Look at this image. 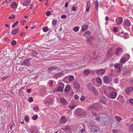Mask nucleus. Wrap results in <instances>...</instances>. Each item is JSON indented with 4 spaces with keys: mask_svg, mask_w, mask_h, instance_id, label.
Instances as JSON below:
<instances>
[{
    "mask_svg": "<svg viewBox=\"0 0 133 133\" xmlns=\"http://www.w3.org/2000/svg\"><path fill=\"white\" fill-rule=\"evenodd\" d=\"M57 21L56 20H52V26H55L56 25V24L57 23Z\"/></svg>",
    "mask_w": 133,
    "mask_h": 133,
    "instance_id": "38",
    "label": "nucleus"
},
{
    "mask_svg": "<svg viewBox=\"0 0 133 133\" xmlns=\"http://www.w3.org/2000/svg\"><path fill=\"white\" fill-rule=\"evenodd\" d=\"M90 3L88 1L87 3V8L86 9V11L88 12L90 9Z\"/></svg>",
    "mask_w": 133,
    "mask_h": 133,
    "instance_id": "29",
    "label": "nucleus"
},
{
    "mask_svg": "<svg viewBox=\"0 0 133 133\" xmlns=\"http://www.w3.org/2000/svg\"><path fill=\"white\" fill-rule=\"evenodd\" d=\"M61 101V102L67 104V101L64 98H61L60 99Z\"/></svg>",
    "mask_w": 133,
    "mask_h": 133,
    "instance_id": "35",
    "label": "nucleus"
},
{
    "mask_svg": "<svg viewBox=\"0 0 133 133\" xmlns=\"http://www.w3.org/2000/svg\"><path fill=\"white\" fill-rule=\"evenodd\" d=\"M131 24L130 21L128 19H125L124 21L123 26L125 28H127L129 27Z\"/></svg>",
    "mask_w": 133,
    "mask_h": 133,
    "instance_id": "5",
    "label": "nucleus"
},
{
    "mask_svg": "<svg viewBox=\"0 0 133 133\" xmlns=\"http://www.w3.org/2000/svg\"><path fill=\"white\" fill-rule=\"evenodd\" d=\"M90 34V32L88 30L85 32L84 34L86 35H89Z\"/></svg>",
    "mask_w": 133,
    "mask_h": 133,
    "instance_id": "47",
    "label": "nucleus"
},
{
    "mask_svg": "<svg viewBox=\"0 0 133 133\" xmlns=\"http://www.w3.org/2000/svg\"><path fill=\"white\" fill-rule=\"evenodd\" d=\"M25 121L26 122H28L29 121V118L28 116H26L24 118Z\"/></svg>",
    "mask_w": 133,
    "mask_h": 133,
    "instance_id": "43",
    "label": "nucleus"
},
{
    "mask_svg": "<svg viewBox=\"0 0 133 133\" xmlns=\"http://www.w3.org/2000/svg\"><path fill=\"white\" fill-rule=\"evenodd\" d=\"M89 125L91 126V132L94 133H99L100 129L98 127H97L95 124L92 122H90Z\"/></svg>",
    "mask_w": 133,
    "mask_h": 133,
    "instance_id": "1",
    "label": "nucleus"
},
{
    "mask_svg": "<svg viewBox=\"0 0 133 133\" xmlns=\"http://www.w3.org/2000/svg\"><path fill=\"white\" fill-rule=\"evenodd\" d=\"M129 130L130 132H133V124H131L130 125Z\"/></svg>",
    "mask_w": 133,
    "mask_h": 133,
    "instance_id": "40",
    "label": "nucleus"
},
{
    "mask_svg": "<svg viewBox=\"0 0 133 133\" xmlns=\"http://www.w3.org/2000/svg\"><path fill=\"white\" fill-rule=\"evenodd\" d=\"M69 2L68 1L65 3V7H68Z\"/></svg>",
    "mask_w": 133,
    "mask_h": 133,
    "instance_id": "63",
    "label": "nucleus"
},
{
    "mask_svg": "<svg viewBox=\"0 0 133 133\" xmlns=\"http://www.w3.org/2000/svg\"><path fill=\"white\" fill-rule=\"evenodd\" d=\"M129 102L130 103H131L132 104H133V99H130L129 100Z\"/></svg>",
    "mask_w": 133,
    "mask_h": 133,
    "instance_id": "64",
    "label": "nucleus"
},
{
    "mask_svg": "<svg viewBox=\"0 0 133 133\" xmlns=\"http://www.w3.org/2000/svg\"><path fill=\"white\" fill-rule=\"evenodd\" d=\"M18 23L19 22L17 21L15 22L13 24V25H12V27L13 28H14L18 24Z\"/></svg>",
    "mask_w": 133,
    "mask_h": 133,
    "instance_id": "44",
    "label": "nucleus"
},
{
    "mask_svg": "<svg viewBox=\"0 0 133 133\" xmlns=\"http://www.w3.org/2000/svg\"><path fill=\"white\" fill-rule=\"evenodd\" d=\"M88 28V26L87 25H84L82 26V30L83 31H84L87 29Z\"/></svg>",
    "mask_w": 133,
    "mask_h": 133,
    "instance_id": "31",
    "label": "nucleus"
},
{
    "mask_svg": "<svg viewBox=\"0 0 133 133\" xmlns=\"http://www.w3.org/2000/svg\"><path fill=\"white\" fill-rule=\"evenodd\" d=\"M74 98L76 99H77L78 98V96L77 95H75L74 96Z\"/></svg>",
    "mask_w": 133,
    "mask_h": 133,
    "instance_id": "62",
    "label": "nucleus"
},
{
    "mask_svg": "<svg viewBox=\"0 0 133 133\" xmlns=\"http://www.w3.org/2000/svg\"><path fill=\"white\" fill-rule=\"evenodd\" d=\"M119 82V79L117 78H116L114 79V82L115 83H117Z\"/></svg>",
    "mask_w": 133,
    "mask_h": 133,
    "instance_id": "42",
    "label": "nucleus"
},
{
    "mask_svg": "<svg viewBox=\"0 0 133 133\" xmlns=\"http://www.w3.org/2000/svg\"><path fill=\"white\" fill-rule=\"evenodd\" d=\"M43 30L44 32H46L48 31V29L47 26H45L43 28Z\"/></svg>",
    "mask_w": 133,
    "mask_h": 133,
    "instance_id": "39",
    "label": "nucleus"
},
{
    "mask_svg": "<svg viewBox=\"0 0 133 133\" xmlns=\"http://www.w3.org/2000/svg\"><path fill=\"white\" fill-rule=\"evenodd\" d=\"M64 75V73L63 72L58 73L54 75L53 78L57 79L58 77Z\"/></svg>",
    "mask_w": 133,
    "mask_h": 133,
    "instance_id": "16",
    "label": "nucleus"
},
{
    "mask_svg": "<svg viewBox=\"0 0 133 133\" xmlns=\"http://www.w3.org/2000/svg\"><path fill=\"white\" fill-rule=\"evenodd\" d=\"M30 0H28L26 1H23V2H22L21 4L23 5L26 6L30 4Z\"/></svg>",
    "mask_w": 133,
    "mask_h": 133,
    "instance_id": "21",
    "label": "nucleus"
},
{
    "mask_svg": "<svg viewBox=\"0 0 133 133\" xmlns=\"http://www.w3.org/2000/svg\"><path fill=\"white\" fill-rule=\"evenodd\" d=\"M74 76L72 75H71L70 76L66 77L64 78V80L65 81L66 79H68L69 81H71L74 79Z\"/></svg>",
    "mask_w": 133,
    "mask_h": 133,
    "instance_id": "17",
    "label": "nucleus"
},
{
    "mask_svg": "<svg viewBox=\"0 0 133 133\" xmlns=\"http://www.w3.org/2000/svg\"><path fill=\"white\" fill-rule=\"evenodd\" d=\"M17 6V4L15 2H13L11 4V8L14 9H16Z\"/></svg>",
    "mask_w": 133,
    "mask_h": 133,
    "instance_id": "24",
    "label": "nucleus"
},
{
    "mask_svg": "<svg viewBox=\"0 0 133 133\" xmlns=\"http://www.w3.org/2000/svg\"><path fill=\"white\" fill-rule=\"evenodd\" d=\"M79 28L78 27L76 26L73 28V30L75 32H76L79 30Z\"/></svg>",
    "mask_w": 133,
    "mask_h": 133,
    "instance_id": "41",
    "label": "nucleus"
},
{
    "mask_svg": "<svg viewBox=\"0 0 133 133\" xmlns=\"http://www.w3.org/2000/svg\"><path fill=\"white\" fill-rule=\"evenodd\" d=\"M115 118L117 121L118 122H120L122 120V118L118 116H115Z\"/></svg>",
    "mask_w": 133,
    "mask_h": 133,
    "instance_id": "30",
    "label": "nucleus"
},
{
    "mask_svg": "<svg viewBox=\"0 0 133 133\" xmlns=\"http://www.w3.org/2000/svg\"><path fill=\"white\" fill-rule=\"evenodd\" d=\"M85 97L84 96H82L80 98V99L81 101H83L85 99Z\"/></svg>",
    "mask_w": 133,
    "mask_h": 133,
    "instance_id": "58",
    "label": "nucleus"
},
{
    "mask_svg": "<svg viewBox=\"0 0 133 133\" xmlns=\"http://www.w3.org/2000/svg\"><path fill=\"white\" fill-rule=\"evenodd\" d=\"M5 3L8 4L10 2L12 1V0H5Z\"/></svg>",
    "mask_w": 133,
    "mask_h": 133,
    "instance_id": "55",
    "label": "nucleus"
},
{
    "mask_svg": "<svg viewBox=\"0 0 133 133\" xmlns=\"http://www.w3.org/2000/svg\"><path fill=\"white\" fill-rule=\"evenodd\" d=\"M76 10V8L74 6H72V7L71 11H74Z\"/></svg>",
    "mask_w": 133,
    "mask_h": 133,
    "instance_id": "54",
    "label": "nucleus"
},
{
    "mask_svg": "<svg viewBox=\"0 0 133 133\" xmlns=\"http://www.w3.org/2000/svg\"><path fill=\"white\" fill-rule=\"evenodd\" d=\"M33 109L36 111L37 112L38 111V107L37 106H36V107H34L33 108Z\"/></svg>",
    "mask_w": 133,
    "mask_h": 133,
    "instance_id": "49",
    "label": "nucleus"
},
{
    "mask_svg": "<svg viewBox=\"0 0 133 133\" xmlns=\"http://www.w3.org/2000/svg\"><path fill=\"white\" fill-rule=\"evenodd\" d=\"M29 132L30 133H37V131L36 127L33 126L31 127V128L29 130Z\"/></svg>",
    "mask_w": 133,
    "mask_h": 133,
    "instance_id": "11",
    "label": "nucleus"
},
{
    "mask_svg": "<svg viewBox=\"0 0 133 133\" xmlns=\"http://www.w3.org/2000/svg\"><path fill=\"white\" fill-rule=\"evenodd\" d=\"M105 71L104 69H101L96 71V73L99 75H102L104 74Z\"/></svg>",
    "mask_w": 133,
    "mask_h": 133,
    "instance_id": "13",
    "label": "nucleus"
},
{
    "mask_svg": "<svg viewBox=\"0 0 133 133\" xmlns=\"http://www.w3.org/2000/svg\"><path fill=\"white\" fill-rule=\"evenodd\" d=\"M90 73V71L89 70L87 69L84 70V75L86 76L88 75Z\"/></svg>",
    "mask_w": 133,
    "mask_h": 133,
    "instance_id": "34",
    "label": "nucleus"
},
{
    "mask_svg": "<svg viewBox=\"0 0 133 133\" xmlns=\"http://www.w3.org/2000/svg\"><path fill=\"white\" fill-rule=\"evenodd\" d=\"M76 113L78 115L82 116L85 114V112L83 110L78 109L76 110Z\"/></svg>",
    "mask_w": 133,
    "mask_h": 133,
    "instance_id": "3",
    "label": "nucleus"
},
{
    "mask_svg": "<svg viewBox=\"0 0 133 133\" xmlns=\"http://www.w3.org/2000/svg\"><path fill=\"white\" fill-rule=\"evenodd\" d=\"M71 88V86L70 85H66L64 89L65 92L66 93H68L69 92Z\"/></svg>",
    "mask_w": 133,
    "mask_h": 133,
    "instance_id": "20",
    "label": "nucleus"
},
{
    "mask_svg": "<svg viewBox=\"0 0 133 133\" xmlns=\"http://www.w3.org/2000/svg\"><path fill=\"white\" fill-rule=\"evenodd\" d=\"M126 60V59L125 58H122L120 62L121 63H123Z\"/></svg>",
    "mask_w": 133,
    "mask_h": 133,
    "instance_id": "46",
    "label": "nucleus"
},
{
    "mask_svg": "<svg viewBox=\"0 0 133 133\" xmlns=\"http://www.w3.org/2000/svg\"><path fill=\"white\" fill-rule=\"evenodd\" d=\"M91 91H93L94 94L95 96H97L98 95V92L97 91V90L95 89V88H94L93 90H92Z\"/></svg>",
    "mask_w": 133,
    "mask_h": 133,
    "instance_id": "32",
    "label": "nucleus"
},
{
    "mask_svg": "<svg viewBox=\"0 0 133 133\" xmlns=\"http://www.w3.org/2000/svg\"><path fill=\"white\" fill-rule=\"evenodd\" d=\"M33 55H35L37 54V52L35 51H34L32 52Z\"/></svg>",
    "mask_w": 133,
    "mask_h": 133,
    "instance_id": "61",
    "label": "nucleus"
},
{
    "mask_svg": "<svg viewBox=\"0 0 133 133\" xmlns=\"http://www.w3.org/2000/svg\"><path fill=\"white\" fill-rule=\"evenodd\" d=\"M114 66L117 69V72H120L122 69V64L118 63H116L115 64Z\"/></svg>",
    "mask_w": 133,
    "mask_h": 133,
    "instance_id": "10",
    "label": "nucleus"
},
{
    "mask_svg": "<svg viewBox=\"0 0 133 133\" xmlns=\"http://www.w3.org/2000/svg\"><path fill=\"white\" fill-rule=\"evenodd\" d=\"M87 86L88 89L91 91L95 88L90 83H88L87 84Z\"/></svg>",
    "mask_w": 133,
    "mask_h": 133,
    "instance_id": "19",
    "label": "nucleus"
},
{
    "mask_svg": "<svg viewBox=\"0 0 133 133\" xmlns=\"http://www.w3.org/2000/svg\"><path fill=\"white\" fill-rule=\"evenodd\" d=\"M100 118V117L99 116H97L96 117V119L98 121L99 120Z\"/></svg>",
    "mask_w": 133,
    "mask_h": 133,
    "instance_id": "53",
    "label": "nucleus"
},
{
    "mask_svg": "<svg viewBox=\"0 0 133 133\" xmlns=\"http://www.w3.org/2000/svg\"><path fill=\"white\" fill-rule=\"evenodd\" d=\"M113 31L114 32H116L117 31V28L116 27H114L113 28Z\"/></svg>",
    "mask_w": 133,
    "mask_h": 133,
    "instance_id": "57",
    "label": "nucleus"
},
{
    "mask_svg": "<svg viewBox=\"0 0 133 133\" xmlns=\"http://www.w3.org/2000/svg\"><path fill=\"white\" fill-rule=\"evenodd\" d=\"M72 85L75 88L77 89H79L80 88V86L77 81L76 80H74L73 82Z\"/></svg>",
    "mask_w": 133,
    "mask_h": 133,
    "instance_id": "8",
    "label": "nucleus"
},
{
    "mask_svg": "<svg viewBox=\"0 0 133 133\" xmlns=\"http://www.w3.org/2000/svg\"><path fill=\"white\" fill-rule=\"evenodd\" d=\"M53 82L52 80H50L49 81V86H51L52 85Z\"/></svg>",
    "mask_w": 133,
    "mask_h": 133,
    "instance_id": "48",
    "label": "nucleus"
},
{
    "mask_svg": "<svg viewBox=\"0 0 133 133\" xmlns=\"http://www.w3.org/2000/svg\"><path fill=\"white\" fill-rule=\"evenodd\" d=\"M90 62L94 63V64H96V62L97 61V59L96 58H92L90 57Z\"/></svg>",
    "mask_w": 133,
    "mask_h": 133,
    "instance_id": "22",
    "label": "nucleus"
},
{
    "mask_svg": "<svg viewBox=\"0 0 133 133\" xmlns=\"http://www.w3.org/2000/svg\"><path fill=\"white\" fill-rule=\"evenodd\" d=\"M131 87H127L125 90V92L127 94H129L130 92L132 91Z\"/></svg>",
    "mask_w": 133,
    "mask_h": 133,
    "instance_id": "25",
    "label": "nucleus"
},
{
    "mask_svg": "<svg viewBox=\"0 0 133 133\" xmlns=\"http://www.w3.org/2000/svg\"><path fill=\"white\" fill-rule=\"evenodd\" d=\"M44 102L47 105H48L49 104H52V99L51 98L48 97L45 99Z\"/></svg>",
    "mask_w": 133,
    "mask_h": 133,
    "instance_id": "7",
    "label": "nucleus"
},
{
    "mask_svg": "<svg viewBox=\"0 0 133 133\" xmlns=\"http://www.w3.org/2000/svg\"><path fill=\"white\" fill-rule=\"evenodd\" d=\"M115 91V89H114V90L110 91L109 92V95L112 98H115L117 96V93L116 92H114Z\"/></svg>",
    "mask_w": 133,
    "mask_h": 133,
    "instance_id": "4",
    "label": "nucleus"
},
{
    "mask_svg": "<svg viewBox=\"0 0 133 133\" xmlns=\"http://www.w3.org/2000/svg\"><path fill=\"white\" fill-rule=\"evenodd\" d=\"M28 100L29 102H32L33 101V98L32 97H30L28 98Z\"/></svg>",
    "mask_w": 133,
    "mask_h": 133,
    "instance_id": "51",
    "label": "nucleus"
},
{
    "mask_svg": "<svg viewBox=\"0 0 133 133\" xmlns=\"http://www.w3.org/2000/svg\"><path fill=\"white\" fill-rule=\"evenodd\" d=\"M58 69L57 67L53 66L48 69V71L49 73L52 74H54L56 70H58Z\"/></svg>",
    "mask_w": 133,
    "mask_h": 133,
    "instance_id": "2",
    "label": "nucleus"
},
{
    "mask_svg": "<svg viewBox=\"0 0 133 133\" xmlns=\"http://www.w3.org/2000/svg\"><path fill=\"white\" fill-rule=\"evenodd\" d=\"M76 105L74 104H71V105H69V108L71 109H73L75 108L76 107Z\"/></svg>",
    "mask_w": 133,
    "mask_h": 133,
    "instance_id": "36",
    "label": "nucleus"
},
{
    "mask_svg": "<svg viewBox=\"0 0 133 133\" xmlns=\"http://www.w3.org/2000/svg\"><path fill=\"white\" fill-rule=\"evenodd\" d=\"M109 77L107 76H105L103 78V81L104 82L106 83H108L109 81Z\"/></svg>",
    "mask_w": 133,
    "mask_h": 133,
    "instance_id": "28",
    "label": "nucleus"
},
{
    "mask_svg": "<svg viewBox=\"0 0 133 133\" xmlns=\"http://www.w3.org/2000/svg\"><path fill=\"white\" fill-rule=\"evenodd\" d=\"M64 85L63 83H60L58 84L57 87V91L59 92H61L62 91L64 88Z\"/></svg>",
    "mask_w": 133,
    "mask_h": 133,
    "instance_id": "6",
    "label": "nucleus"
},
{
    "mask_svg": "<svg viewBox=\"0 0 133 133\" xmlns=\"http://www.w3.org/2000/svg\"><path fill=\"white\" fill-rule=\"evenodd\" d=\"M95 5L96 8H98V2L97 1L95 3Z\"/></svg>",
    "mask_w": 133,
    "mask_h": 133,
    "instance_id": "60",
    "label": "nucleus"
},
{
    "mask_svg": "<svg viewBox=\"0 0 133 133\" xmlns=\"http://www.w3.org/2000/svg\"><path fill=\"white\" fill-rule=\"evenodd\" d=\"M41 91L44 92L46 90V88L44 87H42L41 89Z\"/></svg>",
    "mask_w": 133,
    "mask_h": 133,
    "instance_id": "52",
    "label": "nucleus"
},
{
    "mask_svg": "<svg viewBox=\"0 0 133 133\" xmlns=\"http://www.w3.org/2000/svg\"><path fill=\"white\" fill-rule=\"evenodd\" d=\"M96 81L98 83H101L102 82V80L100 78L98 77L96 78Z\"/></svg>",
    "mask_w": 133,
    "mask_h": 133,
    "instance_id": "37",
    "label": "nucleus"
},
{
    "mask_svg": "<svg viewBox=\"0 0 133 133\" xmlns=\"http://www.w3.org/2000/svg\"><path fill=\"white\" fill-rule=\"evenodd\" d=\"M50 11H48L46 13V15L47 16H49L50 14Z\"/></svg>",
    "mask_w": 133,
    "mask_h": 133,
    "instance_id": "59",
    "label": "nucleus"
},
{
    "mask_svg": "<svg viewBox=\"0 0 133 133\" xmlns=\"http://www.w3.org/2000/svg\"><path fill=\"white\" fill-rule=\"evenodd\" d=\"M23 63L27 66H29L30 64V62L29 59H27L23 61Z\"/></svg>",
    "mask_w": 133,
    "mask_h": 133,
    "instance_id": "23",
    "label": "nucleus"
},
{
    "mask_svg": "<svg viewBox=\"0 0 133 133\" xmlns=\"http://www.w3.org/2000/svg\"><path fill=\"white\" fill-rule=\"evenodd\" d=\"M123 19L122 17H119L117 18L116 20V22L118 24H120L122 23L123 21Z\"/></svg>",
    "mask_w": 133,
    "mask_h": 133,
    "instance_id": "15",
    "label": "nucleus"
},
{
    "mask_svg": "<svg viewBox=\"0 0 133 133\" xmlns=\"http://www.w3.org/2000/svg\"><path fill=\"white\" fill-rule=\"evenodd\" d=\"M19 29H15L12 31V34L13 35L16 34L18 32Z\"/></svg>",
    "mask_w": 133,
    "mask_h": 133,
    "instance_id": "33",
    "label": "nucleus"
},
{
    "mask_svg": "<svg viewBox=\"0 0 133 133\" xmlns=\"http://www.w3.org/2000/svg\"><path fill=\"white\" fill-rule=\"evenodd\" d=\"M114 90V89L112 87H109L107 88L106 90L105 91L104 93L106 94H109V92H110V91L112 90Z\"/></svg>",
    "mask_w": 133,
    "mask_h": 133,
    "instance_id": "18",
    "label": "nucleus"
},
{
    "mask_svg": "<svg viewBox=\"0 0 133 133\" xmlns=\"http://www.w3.org/2000/svg\"><path fill=\"white\" fill-rule=\"evenodd\" d=\"M16 43V41L15 40L11 42V44L12 45H15Z\"/></svg>",
    "mask_w": 133,
    "mask_h": 133,
    "instance_id": "50",
    "label": "nucleus"
},
{
    "mask_svg": "<svg viewBox=\"0 0 133 133\" xmlns=\"http://www.w3.org/2000/svg\"><path fill=\"white\" fill-rule=\"evenodd\" d=\"M62 129L64 130L67 133H70L71 132V128L69 126L65 127L64 128H62Z\"/></svg>",
    "mask_w": 133,
    "mask_h": 133,
    "instance_id": "12",
    "label": "nucleus"
},
{
    "mask_svg": "<svg viewBox=\"0 0 133 133\" xmlns=\"http://www.w3.org/2000/svg\"><path fill=\"white\" fill-rule=\"evenodd\" d=\"M106 98L104 97H102L100 101V103L103 104H105L106 103Z\"/></svg>",
    "mask_w": 133,
    "mask_h": 133,
    "instance_id": "27",
    "label": "nucleus"
},
{
    "mask_svg": "<svg viewBox=\"0 0 133 133\" xmlns=\"http://www.w3.org/2000/svg\"><path fill=\"white\" fill-rule=\"evenodd\" d=\"M37 118L38 116L37 115H35L33 116L32 118L34 120H36L37 119Z\"/></svg>",
    "mask_w": 133,
    "mask_h": 133,
    "instance_id": "45",
    "label": "nucleus"
},
{
    "mask_svg": "<svg viewBox=\"0 0 133 133\" xmlns=\"http://www.w3.org/2000/svg\"><path fill=\"white\" fill-rule=\"evenodd\" d=\"M66 17V16L65 15H62L61 16V17L62 19H65Z\"/></svg>",
    "mask_w": 133,
    "mask_h": 133,
    "instance_id": "56",
    "label": "nucleus"
},
{
    "mask_svg": "<svg viewBox=\"0 0 133 133\" xmlns=\"http://www.w3.org/2000/svg\"><path fill=\"white\" fill-rule=\"evenodd\" d=\"M123 52L122 49L120 48H117L116 50V54L117 55L120 56L122 55Z\"/></svg>",
    "mask_w": 133,
    "mask_h": 133,
    "instance_id": "9",
    "label": "nucleus"
},
{
    "mask_svg": "<svg viewBox=\"0 0 133 133\" xmlns=\"http://www.w3.org/2000/svg\"><path fill=\"white\" fill-rule=\"evenodd\" d=\"M66 121V119L65 117L64 116H62L59 120V122L61 123H63L65 122Z\"/></svg>",
    "mask_w": 133,
    "mask_h": 133,
    "instance_id": "26",
    "label": "nucleus"
},
{
    "mask_svg": "<svg viewBox=\"0 0 133 133\" xmlns=\"http://www.w3.org/2000/svg\"><path fill=\"white\" fill-rule=\"evenodd\" d=\"M95 105H96V108H94V109L95 110H99L103 108V105L99 103H96L95 106Z\"/></svg>",
    "mask_w": 133,
    "mask_h": 133,
    "instance_id": "14",
    "label": "nucleus"
}]
</instances>
